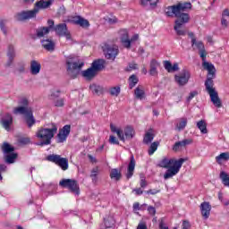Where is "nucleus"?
<instances>
[{
    "label": "nucleus",
    "mask_w": 229,
    "mask_h": 229,
    "mask_svg": "<svg viewBox=\"0 0 229 229\" xmlns=\"http://www.w3.org/2000/svg\"><path fill=\"white\" fill-rule=\"evenodd\" d=\"M222 18L223 19H229V11L228 9H225L223 13H222Z\"/></svg>",
    "instance_id": "680f3d73"
},
{
    "label": "nucleus",
    "mask_w": 229,
    "mask_h": 229,
    "mask_svg": "<svg viewBox=\"0 0 229 229\" xmlns=\"http://www.w3.org/2000/svg\"><path fill=\"white\" fill-rule=\"evenodd\" d=\"M145 192L146 194H151L152 196H155V194H158V192H160V190H148Z\"/></svg>",
    "instance_id": "5fc2aeb1"
},
{
    "label": "nucleus",
    "mask_w": 229,
    "mask_h": 229,
    "mask_svg": "<svg viewBox=\"0 0 229 229\" xmlns=\"http://www.w3.org/2000/svg\"><path fill=\"white\" fill-rule=\"evenodd\" d=\"M191 8L192 4L189 2H184L170 6L166 10V15L168 17H173V15H174V17L177 18L174 30L179 36L183 37L187 33V30H185V27H183V25L187 24V22H189V21L191 20V16H189V13H187L186 12H189V10H191Z\"/></svg>",
    "instance_id": "f257e3e1"
},
{
    "label": "nucleus",
    "mask_w": 229,
    "mask_h": 229,
    "mask_svg": "<svg viewBox=\"0 0 229 229\" xmlns=\"http://www.w3.org/2000/svg\"><path fill=\"white\" fill-rule=\"evenodd\" d=\"M147 210L150 216H155L157 214L155 207L149 206Z\"/></svg>",
    "instance_id": "603ef678"
},
{
    "label": "nucleus",
    "mask_w": 229,
    "mask_h": 229,
    "mask_svg": "<svg viewBox=\"0 0 229 229\" xmlns=\"http://www.w3.org/2000/svg\"><path fill=\"white\" fill-rule=\"evenodd\" d=\"M191 46L193 49H198L199 51L205 49V45L201 41L196 40V38H192Z\"/></svg>",
    "instance_id": "f704fd0d"
},
{
    "label": "nucleus",
    "mask_w": 229,
    "mask_h": 229,
    "mask_svg": "<svg viewBox=\"0 0 229 229\" xmlns=\"http://www.w3.org/2000/svg\"><path fill=\"white\" fill-rule=\"evenodd\" d=\"M49 30L55 26V21L53 20H48L47 21Z\"/></svg>",
    "instance_id": "774afa93"
},
{
    "label": "nucleus",
    "mask_w": 229,
    "mask_h": 229,
    "mask_svg": "<svg viewBox=\"0 0 229 229\" xmlns=\"http://www.w3.org/2000/svg\"><path fill=\"white\" fill-rule=\"evenodd\" d=\"M200 210L203 217H205V219H208V217L210 216V210H212V207L210 206V203L203 202L200 205Z\"/></svg>",
    "instance_id": "412c9836"
},
{
    "label": "nucleus",
    "mask_w": 229,
    "mask_h": 229,
    "mask_svg": "<svg viewBox=\"0 0 229 229\" xmlns=\"http://www.w3.org/2000/svg\"><path fill=\"white\" fill-rule=\"evenodd\" d=\"M139 83V78H137L135 75H131L129 78V87L130 89H133V87H135V85H137Z\"/></svg>",
    "instance_id": "37998d69"
},
{
    "label": "nucleus",
    "mask_w": 229,
    "mask_h": 229,
    "mask_svg": "<svg viewBox=\"0 0 229 229\" xmlns=\"http://www.w3.org/2000/svg\"><path fill=\"white\" fill-rule=\"evenodd\" d=\"M133 171H135V158L133 157V156L131 157V161L128 165V168H127V178L130 179L131 178V176H133Z\"/></svg>",
    "instance_id": "cd10ccee"
},
{
    "label": "nucleus",
    "mask_w": 229,
    "mask_h": 229,
    "mask_svg": "<svg viewBox=\"0 0 229 229\" xmlns=\"http://www.w3.org/2000/svg\"><path fill=\"white\" fill-rule=\"evenodd\" d=\"M47 160H48V162H53L55 165H58L62 171H67V169H69V159L62 157L60 155H49L47 156Z\"/></svg>",
    "instance_id": "1a4fd4ad"
},
{
    "label": "nucleus",
    "mask_w": 229,
    "mask_h": 229,
    "mask_svg": "<svg viewBox=\"0 0 229 229\" xmlns=\"http://www.w3.org/2000/svg\"><path fill=\"white\" fill-rule=\"evenodd\" d=\"M41 44L44 49H47V51H53V49H55V43L50 39H43Z\"/></svg>",
    "instance_id": "7c9ffc66"
},
{
    "label": "nucleus",
    "mask_w": 229,
    "mask_h": 229,
    "mask_svg": "<svg viewBox=\"0 0 229 229\" xmlns=\"http://www.w3.org/2000/svg\"><path fill=\"white\" fill-rule=\"evenodd\" d=\"M89 90L92 92V94H97V96H99L103 92V86L91 84L89 86Z\"/></svg>",
    "instance_id": "72a5a7b5"
},
{
    "label": "nucleus",
    "mask_w": 229,
    "mask_h": 229,
    "mask_svg": "<svg viewBox=\"0 0 229 229\" xmlns=\"http://www.w3.org/2000/svg\"><path fill=\"white\" fill-rule=\"evenodd\" d=\"M105 67V61L103 59H98L97 61H94L92 63L91 68L98 72V71H101Z\"/></svg>",
    "instance_id": "c756f323"
},
{
    "label": "nucleus",
    "mask_w": 229,
    "mask_h": 229,
    "mask_svg": "<svg viewBox=\"0 0 229 229\" xmlns=\"http://www.w3.org/2000/svg\"><path fill=\"white\" fill-rule=\"evenodd\" d=\"M140 185L141 189H145L148 186V182H146V179H140Z\"/></svg>",
    "instance_id": "052dcab7"
},
{
    "label": "nucleus",
    "mask_w": 229,
    "mask_h": 229,
    "mask_svg": "<svg viewBox=\"0 0 229 229\" xmlns=\"http://www.w3.org/2000/svg\"><path fill=\"white\" fill-rule=\"evenodd\" d=\"M59 185L61 187H64L65 189H69V191H71V192L73 194H76V196L80 195V187L75 180L63 179L59 182Z\"/></svg>",
    "instance_id": "9d476101"
},
{
    "label": "nucleus",
    "mask_w": 229,
    "mask_h": 229,
    "mask_svg": "<svg viewBox=\"0 0 229 229\" xmlns=\"http://www.w3.org/2000/svg\"><path fill=\"white\" fill-rule=\"evenodd\" d=\"M186 159L184 158H167L165 157L160 160L158 165L159 167H163V169H167L164 174L165 180H169V178H173V176H176L178 173H180V169H182V165H183V162Z\"/></svg>",
    "instance_id": "f03ea898"
},
{
    "label": "nucleus",
    "mask_w": 229,
    "mask_h": 229,
    "mask_svg": "<svg viewBox=\"0 0 229 229\" xmlns=\"http://www.w3.org/2000/svg\"><path fill=\"white\" fill-rule=\"evenodd\" d=\"M55 3V0H39L34 4V9L37 10L38 13L40 10H47Z\"/></svg>",
    "instance_id": "dca6fc26"
},
{
    "label": "nucleus",
    "mask_w": 229,
    "mask_h": 229,
    "mask_svg": "<svg viewBox=\"0 0 229 229\" xmlns=\"http://www.w3.org/2000/svg\"><path fill=\"white\" fill-rule=\"evenodd\" d=\"M2 149L4 151V153L5 155H9L11 153H13V151L15 150V148H13V147H12L10 144L8 143H4L3 147H2Z\"/></svg>",
    "instance_id": "a19ab883"
},
{
    "label": "nucleus",
    "mask_w": 229,
    "mask_h": 229,
    "mask_svg": "<svg viewBox=\"0 0 229 229\" xmlns=\"http://www.w3.org/2000/svg\"><path fill=\"white\" fill-rule=\"evenodd\" d=\"M134 98H136V99H140V101H142V99L146 98V91L144 89V87L138 86L135 89V90H134Z\"/></svg>",
    "instance_id": "bb28decb"
},
{
    "label": "nucleus",
    "mask_w": 229,
    "mask_h": 229,
    "mask_svg": "<svg viewBox=\"0 0 229 229\" xmlns=\"http://www.w3.org/2000/svg\"><path fill=\"white\" fill-rule=\"evenodd\" d=\"M109 142H110V144L119 145V140H117V138L114 135H111L109 137Z\"/></svg>",
    "instance_id": "3c124183"
},
{
    "label": "nucleus",
    "mask_w": 229,
    "mask_h": 229,
    "mask_svg": "<svg viewBox=\"0 0 229 229\" xmlns=\"http://www.w3.org/2000/svg\"><path fill=\"white\" fill-rule=\"evenodd\" d=\"M216 160L217 164H223V162H226L229 160V152H223L220 155L216 157Z\"/></svg>",
    "instance_id": "473e14b6"
},
{
    "label": "nucleus",
    "mask_w": 229,
    "mask_h": 229,
    "mask_svg": "<svg viewBox=\"0 0 229 229\" xmlns=\"http://www.w3.org/2000/svg\"><path fill=\"white\" fill-rule=\"evenodd\" d=\"M197 94H198V91H191L187 98V101H192V99L196 98Z\"/></svg>",
    "instance_id": "864d4df0"
},
{
    "label": "nucleus",
    "mask_w": 229,
    "mask_h": 229,
    "mask_svg": "<svg viewBox=\"0 0 229 229\" xmlns=\"http://www.w3.org/2000/svg\"><path fill=\"white\" fill-rule=\"evenodd\" d=\"M106 21H107L109 24H115V22H117V18H115V17L107 18V19H106Z\"/></svg>",
    "instance_id": "13d9d810"
},
{
    "label": "nucleus",
    "mask_w": 229,
    "mask_h": 229,
    "mask_svg": "<svg viewBox=\"0 0 229 229\" xmlns=\"http://www.w3.org/2000/svg\"><path fill=\"white\" fill-rule=\"evenodd\" d=\"M110 129L113 133H116L118 139L122 140V142L131 140V138L135 137V130L130 125L126 126L123 131V129L117 128L115 125L111 124Z\"/></svg>",
    "instance_id": "39448f33"
},
{
    "label": "nucleus",
    "mask_w": 229,
    "mask_h": 229,
    "mask_svg": "<svg viewBox=\"0 0 229 229\" xmlns=\"http://www.w3.org/2000/svg\"><path fill=\"white\" fill-rule=\"evenodd\" d=\"M69 133H71V125H64L57 134V141L59 143L65 142L67 137H69Z\"/></svg>",
    "instance_id": "2eb2a0df"
},
{
    "label": "nucleus",
    "mask_w": 229,
    "mask_h": 229,
    "mask_svg": "<svg viewBox=\"0 0 229 229\" xmlns=\"http://www.w3.org/2000/svg\"><path fill=\"white\" fill-rule=\"evenodd\" d=\"M197 128L202 132L203 134L208 133V130H207V122L205 120H200L197 123Z\"/></svg>",
    "instance_id": "e433bc0d"
},
{
    "label": "nucleus",
    "mask_w": 229,
    "mask_h": 229,
    "mask_svg": "<svg viewBox=\"0 0 229 229\" xmlns=\"http://www.w3.org/2000/svg\"><path fill=\"white\" fill-rule=\"evenodd\" d=\"M37 15H38V11L35 7L32 10L22 11L18 13V21H30L31 19H37Z\"/></svg>",
    "instance_id": "ddd939ff"
},
{
    "label": "nucleus",
    "mask_w": 229,
    "mask_h": 229,
    "mask_svg": "<svg viewBox=\"0 0 229 229\" xmlns=\"http://www.w3.org/2000/svg\"><path fill=\"white\" fill-rule=\"evenodd\" d=\"M158 141L153 142L150 144L149 148H148V155H154L155 151L158 149Z\"/></svg>",
    "instance_id": "c03bdc74"
},
{
    "label": "nucleus",
    "mask_w": 229,
    "mask_h": 229,
    "mask_svg": "<svg viewBox=\"0 0 229 229\" xmlns=\"http://www.w3.org/2000/svg\"><path fill=\"white\" fill-rule=\"evenodd\" d=\"M20 105H23V106H18L13 109V114L15 115H24L26 123L28 124L29 128H31L33 124H35V117H33V110L31 107H29L28 98H21L20 100Z\"/></svg>",
    "instance_id": "20e7f679"
},
{
    "label": "nucleus",
    "mask_w": 229,
    "mask_h": 229,
    "mask_svg": "<svg viewBox=\"0 0 229 229\" xmlns=\"http://www.w3.org/2000/svg\"><path fill=\"white\" fill-rule=\"evenodd\" d=\"M98 174H99V168L98 167L93 168L90 174L93 182H96L98 180Z\"/></svg>",
    "instance_id": "49530a36"
},
{
    "label": "nucleus",
    "mask_w": 229,
    "mask_h": 229,
    "mask_svg": "<svg viewBox=\"0 0 229 229\" xmlns=\"http://www.w3.org/2000/svg\"><path fill=\"white\" fill-rule=\"evenodd\" d=\"M222 26H225V28L228 27V19L227 18H222Z\"/></svg>",
    "instance_id": "e2e57ef3"
},
{
    "label": "nucleus",
    "mask_w": 229,
    "mask_h": 229,
    "mask_svg": "<svg viewBox=\"0 0 229 229\" xmlns=\"http://www.w3.org/2000/svg\"><path fill=\"white\" fill-rule=\"evenodd\" d=\"M174 80L180 87H183L189 83V80H191V72L187 70H183L181 73L174 76Z\"/></svg>",
    "instance_id": "9b49d317"
},
{
    "label": "nucleus",
    "mask_w": 229,
    "mask_h": 229,
    "mask_svg": "<svg viewBox=\"0 0 229 229\" xmlns=\"http://www.w3.org/2000/svg\"><path fill=\"white\" fill-rule=\"evenodd\" d=\"M7 57L8 58H13L17 56V52H15V47L13 45H9L7 47V52H6Z\"/></svg>",
    "instance_id": "4c0bfd02"
},
{
    "label": "nucleus",
    "mask_w": 229,
    "mask_h": 229,
    "mask_svg": "<svg viewBox=\"0 0 229 229\" xmlns=\"http://www.w3.org/2000/svg\"><path fill=\"white\" fill-rule=\"evenodd\" d=\"M164 67L167 72H176V71H180V67L178 66V63L171 64L169 61L164 62Z\"/></svg>",
    "instance_id": "b1692460"
},
{
    "label": "nucleus",
    "mask_w": 229,
    "mask_h": 229,
    "mask_svg": "<svg viewBox=\"0 0 229 229\" xmlns=\"http://www.w3.org/2000/svg\"><path fill=\"white\" fill-rule=\"evenodd\" d=\"M13 123V118L12 117V114H7L3 119H2V124L7 131H10V126H12V123Z\"/></svg>",
    "instance_id": "393cba45"
},
{
    "label": "nucleus",
    "mask_w": 229,
    "mask_h": 229,
    "mask_svg": "<svg viewBox=\"0 0 229 229\" xmlns=\"http://www.w3.org/2000/svg\"><path fill=\"white\" fill-rule=\"evenodd\" d=\"M56 131H58V127L55 123H52L50 127L38 129L36 132V137L40 140L38 146H49L51 140L56 135Z\"/></svg>",
    "instance_id": "7ed1b4c3"
},
{
    "label": "nucleus",
    "mask_w": 229,
    "mask_h": 229,
    "mask_svg": "<svg viewBox=\"0 0 229 229\" xmlns=\"http://www.w3.org/2000/svg\"><path fill=\"white\" fill-rule=\"evenodd\" d=\"M60 96V91L58 90H54L52 91L50 95V99L54 101L55 106H64L65 100L64 98H56Z\"/></svg>",
    "instance_id": "aec40b11"
},
{
    "label": "nucleus",
    "mask_w": 229,
    "mask_h": 229,
    "mask_svg": "<svg viewBox=\"0 0 229 229\" xmlns=\"http://www.w3.org/2000/svg\"><path fill=\"white\" fill-rule=\"evenodd\" d=\"M160 67V63L155 59L150 61V70L149 74L150 76H157L158 74V68Z\"/></svg>",
    "instance_id": "a878e982"
},
{
    "label": "nucleus",
    "mask_w": 229,
    "mask_h": 229,
    "mask_svg": "<svg viewBox=\"0 0 229 229\" xmlns=\"http://www.w3.org/2000/svg\"><path fill=\"white\" fill-rule=\"evenodd\" d=\"M66 65L68 74H70L72 78H76V76L80 74V71H81V67H83L85 64L80 60H76L73 57H68L66 59Z\"/></svg>",
    "instance_id": "0eeeda50"
},
{
    "label": "nucleus",
    "mask_w": 229,
    "mask_h": 229,
    "mask_svg": "<svg viewBox=\"0 0 229 229\" xmlns=\"http://www.w3.org/2000/svg\"><path fill=\"white\" fill-rule=\"evenodd\" d=\"M13 58H8L6 64H5V66L6 67H10L13 64Z\"/></svg>",
    "instance_id": "69168bd1"
},
{
    "label": "nucleus",
    "mask_w": 229,
    "mask_h": 229,
    "mask_svg": "<svg viewBox=\"0 0 229 229\" xmlns=\"http://www.w3.org/2000/svg\"><path fill=\"white\" fill-rule=\"evenodd\" d=\"M110 178L118 182V180H121V171L117 168L112 169L110 171Z\"/></svg>",
    "instance_id": "58836bf2"
},
{
    "label": "nucleus",
    "mask_w": 229,
    "mask_h": 229,
    "mask_svg": "<svg viewBox=\"0 0 229 229\" xmlns=\"http://www.w3.org/2000/svg\"><path fill=\"white\" fill-rule=\"evenodd\" d=\"M70 21H72V24L81 26V28H89V26H90L89 20H86L81 16H73L71 18Z\"/></svg>",
    "instance_id": "f3484780"
},
{
    "label": "nucleus",
    "mask_w": 229,
    "mask_h": 229,
    "mask_svg": "<svg viewBox=\"0 0 229 229\" xmlns=\"http://www.w3.org/2000/svg\"><path fill=\"white\" fill-rule=\"evenodd\" d=\"M96 74H98L97 72L93 70L91 67L82 72V76L87 80H92V78H94Z\"/></svg>",
    "instance_id": "2f4dec72"
},
{
    "label": "nucleus",
    "mask_w": 229,
    "mask_h": 229,
    "mask_svg": "<svg viewBox=\"0 0 229 229\" xmlns=\"http://www.w3.org/2000/svg\"><path fill=\"white\" fill-rule=\"evenodd\" d=\"M154 139H155V131H153V129H150L145 133L143 142L144 144H151Z\"/></svg>",
    "instance_id": "c85d7f7f"
},
{
    "label": "nucleus",
    "mask_w": 229,
    "mask_h": 229,
    "mask_svg": "<svg viewBox=\"0 0 229 229\" xmlns=\"http://www.w3.org/2000/svg\"><path fill=\"white\" fill-rule=\"evenodd\" d=\"M49 33V28L48 27H43L41 29H38L37 31V36L40 38L46 37Z\"/></svg>",
    "instance_id": "79ce46f5"
},
{
    "label": "nucleus",
    "mask_w": 229,
    "mask_h": 229,
    "mask_svg": "<svg viewBox=\"0 0 229 229\" xmlns=\"http://www.w3.org/2000/svg\"><path fill=\"white\" fill-rule=\"evenodd\" d=\"M133 192H135L136 196H140L143 194L144 191H142V189L137 188L133 190Z\"/></svg>",
    "instance_id": "bf43d9fd"
},
{
    "label": "nucleus",
    "mask_w": 229,
    "mask_h": 229,
    "mask_svg": "<svg viewBox=\"0 0 229 229\" xmlns=\"http://www.w3.org/2000/svg\"><path fill=\"white\" fill-rule=\"evenodd\" d=\"M140 4L146 8H148V6H150V8H155V6L158 4V0H140Z\"/></svg>",
    "instance_id": "c9c22d12"
},
{
    "label": "nucleus",
    "mask_w": 229,
    "mask_h": 229,
    "mask_svg": "<svg viewBox=\"0 0 229 229\" xmlns=\"http://www.w3.org/2000/svg\"><path fill=\"white\" fill-rule=\"evenodd\" d=\"M187 118L182 117L175 121V130L176 131H183L187 126Z\"/></svg>",
    "instance_id": "4be33fe9"
},
{
    "label": "nucleus",
    "mask_w": 229,
    "mask_h": 229,
    "mask_svg": "<svg viewBox=\"0 0 229 229\" xmlns=\"http://www.w3.org/2000/svg\"><path fill=\"white\" fill-rule=\"evenodd\" d=\"M191 228V223L187 220L182 222V229H189Z\"/></svg>",
    "instance_id": "6e6d98bb"
},
{
    "label": "nucleus",
    "mask_w": 229,
    "mask_h": 229,
    "mask_svg": "<svg viewBox=\"0 0 229 229\" xmlns=\"http://www.w3.org/2000/svg\"><path fill=\"white\" fill-rule=\"evenodd\" d=\"M202 67L205 69V71H208L207 80H214V76L216 74V67H214V64L207 61H204L202 63Z\"/></svg>",
    "instance_id": "a211bd4d"
},
{
    "label": "nucleus",
    "mask_w": 229,
    "mask_h": 229,
    "mask_svg": "<svg viewBox=\"0 0 229 229\" xmlns=\"http://www.w3.org/2000/svg\"><path fill=\"white\" fill-rule=\"evenodd\" d=\"M189 144H192V140L186 139L182 140V141L175 142V144L173 147L174 151H180L182 148H185V146H189Z\"/></svg>",
    "instance_id": "5701e85b"
},
{
    "label": "nucleus",
    "mask_w": 229,
    "mask_h": 229,
    "mask_svg": "<svg viewBox=\"0 0 229 229\" xmlns=\"http://www.w3.org/2000/svg\"><path fill=\"white\" fill-rule=\"evenodd\" d=\"M144 207H148V204H143L140 206L139 202L133 204V210H144Z\"/></svg>",
    "instance_id": "de8ad7c7"
},
{
    "label": "nucleus",
    "mask_w": 229,
    "mask_h": 229,
    "mask_svg": "<svg viewBox=\"0 0 229 229\" xmlns=\"http://www.w3.org/2000/svg\"><path fill=\"white\" fill-rule=\"evenodd\" d=\"M17 71L18 72H24L26 71V63H19Z\"/></svg>",
    "instance_id": "09e8293b"
},
{
    "label": "nucleus",
    "mask_w": 229,
    "mask_h": 229,
    "mask_svg": "<svg viewBox=\"0 0 229 229\" xmlns=\"http://www.w3.org/2000/svg\"><path fill=\"white\" fill-rule=\"evenodd\" d=\"M0 30L3 31L4 35H6V28H4V24L0 22Z\"/></svg>",
    "instance_id": "338daca9"
},
{
    "label": "nucleus",
    "mask_w": 229,
    "mask_h": 229,
    "mask_svg": "<svg viewBox=\"0 0 229 229\" xmlns=\"http://www.w3.org/2000/svg\"><path fill=\"white\" fill-rule=\"evenodd\" d=\"M104 54L107 60H115V56L119 54V48L117 46L105 45Z\"/></svg>",
    "instance_id": "f8f14e48"
},
{
    "label": "nucleus",
    "mask_w": 229,
    "mask_h": 229,
    "mask_svg": "<svg viewBox=\"0 0 229 229\" xmlns=\"http://www.w3.org/2000/svg\"><path fill=\"white\" fill-rule=\"evenodd\" d=\"M41 69H42V64H40V62L37 60L30 61V74H32V76H37L40 74Z\"/></svg>",
    "instance_id": "6ab92c4d"
},
{
    "label": "nucleus",
    "mask_w": 229,
    "mask_h": 229,
    "mask_svg": "<svg viewBox=\"0 0 229 229\" xmlns=\"http://www.w3.org/2000/svg\"><path fill=\"white\" fill-rule=\"evenodd\" d=\"M119 33L122 46H123V47L126 49H130V47H131V46H133L137 40H139V34L133 35L130 39V38H128V30H122Z\"/></svg>",
    "instance_id": "6e6552de"
},
{
    "label": "nucleus",
    "mask_w": 229,
    "mask_h": 229,
    "mask_svg": "<svg viewBox=\"0 0 229 229\" xmlns=\"http://www.w3.org/2000/svg\"><path fill=\"white\" fill-rule=\"evenodd\" d=\"M205 87L208 94H209L213 105L216 108H221V106H223V103L221 102V98H219V94L216 91V88H214V81L211 79L206 80Z\"/></svg>",
    "instance_id": "423d86ee"
},
{
    "label": "nucleus",
    "mask_w": 229,
    "mask_h": 229,
    "mask_svg": "<svg viewBox=\"0 0 229 229\" xmlns=\"http://www.w3.org/2000/svg\"><path fill=\"white\" fill-rule=\"evenodd\" d=\"M20 142L21 144H30V139L29 138H22V139H21Z\"/></svg>",
    "instance_id": "0e129e2a"
},
{
    "label": "nucleus",
    "mask_w": 229,
    "mask_h": 229,
    "mask_svg": "<svg viewBox=\"0 0 229 229\" xmlns=\"http://www.w3.org/2000/svg\"><path fill=\"white\" fill-rule=\"evenodd\" d=\"M55 31L60 37H65L66 40H71V34L67 30V25L65 23H60L55 28Z\"/></svg>",
    "instance_id": "4468645a"
},
{
    "label": "nucleus",
    "mask_w": 229,
    "mask_h": 229,
    "mask_svg": "<svg viewBox=\"0 0 229 229\" xmlns=\"http://www.w3.org/2000/svg\"><path fill=\"white\" fill-rule=\"evenodd\" d=\"M199 53L200 55V58H202V62H207V51L204 49L199 50Z\"/></svg>",
    "instance_id": "8fccbe9b"
},
{
    "label": "nucleus",
    "mask_w": 229,
    "mask_h": 229,
    "mask_svg": "<svg viewBox=\"0 0 229 229\" xmlns=\"http://www.w3.org/2000/svg\"><path fill=\"white\" fill-rule=\"evenodd\" d=\"M136 69H138L137 64L131 63V64H129V69H128V71H135Z\"/></svg>",
    "instance_id": "4d7b16f0"
},
{
    "label": "nucleus",
    "mask_w": 229,
    "mask_h": 229,
    "mask_svg": "<svg viewBox=\"0 0 229 229\" xmlns=\"http://www.w3.org/2000/svg\"><path fill=\"white\" fill-rule=\"evenodd\" d=\"M109 92L111 96H114L115 98H117V96L121 94V87L119 86L113 87L109 89Z\"/></svg>",
    "instance_id": "a18cd8bd"
},
{
    "label": "nucleus",
    "mask_w": 229,
    "mask_h": 229,
    "mask_svg": "<svg viewBox=\"0 0 229 229\" xmlns=\"http://www.w3.org/2000/svg\"><path fill=\"white\" fill-rule=\"evenodd\" d=\"M16 159H17V154H15V153H11V154L5 155V162L7 164H13Z\"/></svg>",
    "instance_id": "ea45409f"
}]
</instances>
